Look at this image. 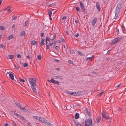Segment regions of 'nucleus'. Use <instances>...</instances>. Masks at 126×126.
<instances>
[{
  "label": "nucleus",
  "instance_id": "412c9836",
  "mask_svg": "<svg viewBox=\"0 0 126 126\" xmlns=\"http://www.w3.org/2000/svg\"><path fill=\"white\" fill-rule=\"evenodd\" d=\"M53 77L56 79H63L61 78V77H60L58 76H54Z\"/></svg>",
  "mask_w": 126,
  "mask_h": 126
},
{
  "label": "nucleus",
  "instance_id": "f257e3e1",
  "mask_svg": "<svg viewBox=\"0 0 126 126\" xmlns=\"http://www.w3.org/2000/svg\"><path fill=\"white\" fill-rule=\"evenodd\" d=\"M29 81L31 85V88L33 91L35 92H37L36 91L35 82L36 81V79L35 78H30L29 79Z\"/></svg>",
  "mask_w": 126,
  "mask_h": 126
},
{
  "label": "nucleus",
  "instance_id": "774afa93",
  "mask_svg": "<svg viewBox=\"0 0 126 126\" xmlns=\"http://www.w3.org/2000/svg\"><path fill=\"white\" fill-rule=\"evenodd\" d=\"M116 31L117 32H119V30L118 29H117Z\"/></svg>",
  "mask_w": 126,
  "mask_h": 126
},
{
  "label": "nucleus",
  "instance_id": "052dcab7",
  "mask_svg": "<svg viewBox=\"0 0 126 126\" xmlns=\"http://www.w3.org/2000/svg\"><path fill=\"white\" fill-rule=\"evenodd\" d=\"M59 47L58 46H56L55 47V49L56 50L58 49L59 48Z\"/></svg>",
  "mask_w": 126,
  "mask_h": 126
},
{
  "label": "nucleus",
  "instance_id": "6e6d98bb",
  "mask_svg": "<svg viewBox=\"0 0 126 126\" xmlns=\"http://www.w3.org/2000/svg\"><path fill=\"white\" fill-rule=\"evenodd\" d=\"M61 41L63 42H65L63 38H61Z\"/></svg>",
  "mask_w": 126,
  "mask_h": 126
},
{
  "label": "nucleus",
  "instance_id": "69168bd1",
  "mask_svg": "<svg viewBox=\"0 0 126 126\" xmlns=\"http://www.w3.org/2000/svg\"><path fill=\"white\" fill-rule=\"evenodd\" d=\"M56 69L58 71H59L60 70V68H56Z\"/></svg>",
  "mask_w": 126,
  "mask_h": 126
},
{
  "label": "nucleus",
  "instance_id": "49530a36",
  "mask_svg": "<svg viewBox=\"0 0 126 126\" xmlns=\"http://www.w3.org/2000/svg\"><path fill=\"white\" fill-rule=\"evenodd\" d=\"M70 52L71 53L74 54L75 53V52L73 50H71L70 51Z\"/></svg>",
  "mask_w": 126,
  "mask_h": 126
},
{
  "label": "nucleus",
  "instance_id": "9d476101",
  "mask_svg": "<svg viewBox=\"0 0 126 126\" xmlns=\"http://www.w3.org/2000/svg\"><path fill=\"white\" fill-rule=\"evenodd\" d=\"M51 82L53 83L54 84H59V82L53 79L52 78H51Z\"/></svg>",
  "mask_w": 126,
  "mask_h": 126
},
{
  "label": "nucleus",
  "instance_id": "bb28decb",
  "mask_svg": "<svg viewBox=\"0 0 126 126\" xmlns=\"http://www.w3.org/2000/svg\"><path fill=\"white\" fill-rule=\"evenodd\" d=\"M85 111H86V112L87 113V114H88V115L89 116L90 115L91 113L90 112H89V111L88 110V109H87V108L86 109Z\"/></svg>",
  "mask_w": 126,
  "mask_h": 126
},
{
  "label": "nucleus",
  "instance_id": "c9c22d12",
  "mask_svg": "<svg viewBox=\"0 0 126 126\" xmlns=\"http://www.w3.org/2000/svg\"><path fill=\"white\" fill-rule=\"evenodd\" d=\"M19 80L20 82H25V80L21 78L20 77H19Z\"/></svg>",
  "mask_w": 126,
  "mask_h": 126
},
{
  "label": "nucleus",
  "instance_id": "c756f323",
  "mask_svg": "<svg viewBox=\"0 0 126 126\" xmlns=\"http://www.w3.org/2000/svg\"><path fill=\"white\" fill-rule=\"evenodd\" d=\"M46 124L48 126H53L52 124L47 121L46 123Z\"/></svg>",
  "mask_w": 126,
  "mask_h": 126
},
{
  "label": "nucleus",
  "instance_id": "72a5a7b5",
  "mask_svg": "<svg viewBox=\"0 0 126 126\" xmlns=\"http://www.w3.org/2000/svg\"><path fill=\"white\" fill-rule=\"evenodd\" d=\"M56 42H57L56 41H54L53 43H54V44L53 46V47H51V49H52V48H54V47H55V45L56 44Z\"/></svg>",
  "mask_w": 126,
  "mask_h": 126
},
{
  "label": "nucleus",
  "instance_id": "7ed1b4c3",
  "mask_svg": "<svg viewBox=\"0 0 126 126\" xmlns=\"http://www.w3.org/2000/svg\"><path fill=\"white\" fill-rule=\"evenodd\" d=\"M16 106L19 109L24 112L28 111V110L27 109H25L24 107H23L20 103H16Z\"/></svg>",
  "mask_w": 126,
  "mask_h": 126
},
{
  "label": "nucleus",
  "instance_id": "79ce46f5",
  "mask_svg": "<svg viewBox=\"0 0 126 126\" xmlns=\"http://www.w3.org/2000/svg\"><path fill=\"white\" fill-rule=\"evenodd\" d=\"M17 57L19 58H21V56L19 54H17Z\"/></svg>",
  "mask_w": 126,
  "mask_h": 126
},
{
  "label": "nucleus",
  "instance_id": "0e129e2a",
  "mask_svg": "<svg viewBox=\"0 0 126 126\" xmlns=\"http://www.w3.org/2000/svg\"><path fill=\"white\" fill-rule=\"evenodd\" d=\"M12 113L13 114H14V115H15L16 114V113H15V112L14 111H12Z\"/></svg>",
  "mask_w": 126,
  "mask_h": 126
},
{
  "label": "nucleus",
  "instance_id": "7c9ffc66",
  "mask_svg": "<svg viewBox=\"0 0 126 126\" xmlns=\"http://www.w3.org/2000/svg\"><path fill=\"white\" fill-rule=\"evenodd\" d=\"M25 32L24 31L22 32L20 34V35L21 36H25Z\"/></svg>",
  "mask_w": 126,
  "mask_h": 126
},
{
  "label": "nucleus",
  "instance_id": "8fccbe9b",
  "mask_svg": "<svg viewBox=\"0 0 126 126\" xmlns=\"http://www.w3.org/2000/svg\"><path fill=\"white\" fill-rule=\"evenodd\" d=\"M76 10L78 12V11H79V7H76Z\"/></svg>",
  "mask_w": 126,
  "mask_h": 126
},
{
  "label": "nucleus",
  "instance_id": "a18cd8bd",
  "mask_svg": "<svg viewBox=\"0 0 126 126\" xmlns=\"http://www.w3.org/2000/svg\"><path fill=\"white\" fill-rule=\"evenodd\" d=\"M50 40V38L49 37H48V36H47L46 38V41H49Z\"/></svg>",
  "mask_w": 126,
  "mask_h": 126
},
{
  "label": "nucleus",
  "instance_id": "4d7b16f0",
  "mask_svg": "<svg viewBox=\"0 0 126 126\" xmlns=\"http://www.w3.org/2000/svg\"><path fill=\"white\" fill-rule=\"evenodd\" d=\"M0 45L1 47L2 48H3V47H4L5 46L3 44H1Z\"/></svg>",
  "mask_w": 126,
  "mask_h": 126
},
{
  "label": "nucleus",
  "instance_id": "ddd939ff",
  "mask_svg": "<svg viewBox=\"0 0 126 126\" xmlns=\"http://www.w3.org/2000/svg\"><path fill=\"white\" fill-rule=\"evenodd\" d=\"M102 115L103 117L105 119H107V115L106 113L103 111L102 112Z\"/></svg>",
  "mask_w": 126,
  "mask_h": 126
},
{
  "label": "nucleus",
  "instance_id": "9b49d317",
  "mask_svg": "<svg viewBox=\"0 0 126 126\" xmlns=\"http://www.w3.org/2000/svg\"><path fill=\"white\" fill-rule=\"evenodd\" d=\"M97 18L96 17H95L94 18L92 22V24L93 26L95 24L96 22L97 21Z\"/></svg>",
  "mask_w": 126,
  "mask_h": 126
},
{
  "label": "nucleus",
  "instance_id": "2eb2a0df",
  "mask_svg": "<svg viewBox=\"0 0 126 126\" xmlns=\"http://www.w3.org/2000/svg\"><path fill=\"white\" fill-rule=\"evenodd\" d=\"M115 16L113 18L114 19H115L117 18L119 16V13H117L115 12Z\"/></svg>",
  "mask_w": 126,
  "mask_h": 126
},
{
  "label": "nucleus",
  "instance_id": "5fc2aeb1",
  "mask_svg": "<svg viewBox=\"0 0 126 126\" xmlns=\"http://www.w3.org/2000/svg\"><path fill=\"white\" fill-rule=\"evenodd\" d=\"M66 19V16H63L62 18V19L63 20L65 19Z\"/></svg>",
  "mask_w": 126,
  "mask_h": 126
},
{
  "label": "nucleus",
  "instance_id": "338daca9",
  "mask_svg": "<svg viewBox=\"0 0 126 126\" xmlns=\"http://www.w3.org/2000/svg\"><path fill=\"white\" fill-rule=\"evenodd\" d=\"M121 84H117V85L116 86V87H119L120 86V85Z\"/></svg>",
  "mask_w": 126,
  "mask_h": 126
},
{
  "label": "nucleus",
  "instance_id": "4be33fe9",
  "mask_svg": "<svg viewBox=\"0 0 126 126\" xmlns=\"http://www.w3.org/2000/svg\"><path fill=\"white\" fill-rule=\"evenodd\" d=\"M76 126H81L79 122H76L75 120H73Z\"/></svg>",
  "mask_w": 126,
  "mask_h": 126
},
{
  "label": "nucleus",
  "instance_id": "dca6fc26",
  "mask_svg": "<svg viewBox=\"0 0 126 126\" xmlns=\"http://www.w3.org/2000/svg\"><path fill=\"white\" fill-rule=\"evenodd\" d=\"M53 43H51L50 44H49L47 45L46 46V49H49L50 48V45L51 46L53 45Z\"/></svg>",
  "mask_w": 126,
  "mask_h": 126
},
{
  "label": "nucleus",
  "instance_id": "864d4df0",
  "mask_svg": "<svg viewBox=\"0 0 126 126\" xmlns=\"http://www.w3.org/2000/svg\"><path fill=\"white\" fill-rule=\"evenodd\" d=\"M51 4L52 6H56V5L55 4V3H53Z\"/></svg>",
  "mask_w": 126,
  "mask_h": 126
},
{
  "label": "nucleus",
  "instance_id": "4c0bfd02",
  "mask_svg": "<svg viewBox=\"0 0 126 126\" xmlns=\"http://www.w3.org/2000/svg\"><path fill=\"white\" fill-rule=\"evenodd\" d=\"M20 20H21L20 19H19L18 18L17 19V21H18L17 22V23L18 24H20V22L21 21Z\"/></svg>",
  "mask_w": 126,
  "mask_h": 126
},
{
  "label": "nucleus",
  "instance_id": "c03bdc74",
  "mask_svg": "<svg viewBox=\"0 0 126 126\" xmlns=\"http://www.w3.org/2000/svg\"><path fill=\"white\" fill-rule=\"evenodd\" d=\"M13 55H9L8 56L9 58L10 59H12L13 58Z\"/></svg>",
  "mask_w": 126,
  "mask_h": 126
},
{
  "label": "nucleus",
  "instance_id": "6e6552de",
  "mask_svg": "<svg viewBox=\"0 0 126 126\" xmlns=\"http://www.w3.org/2000/svg\"><path fill=\"white\" fill-rule=\"evenodd\" d=\"M96 8L97 9L98 12H100L101 10V8L100 7V5L99 3L98 2L96 3Z\"/></svg>",
  "mask_w": 126,
  "mask_h": 126
},
{
  "label": "nucleus",
  "instance_id": "f704fd0d",
  "mask_svg": "<svg viewBox=\"0 0 126 126\" xmlns=\"http://www.w3.org/2000/svg\"><path fill=\"white\" fill-rule=\"evenodd\" d=\"M28 66V64L27 63H23V66L24 67H27Z\"/></svg>",
  "mask_w": 126,
  "mask_h": 126
},
{
  "label": "nucleus",
  "instance_id": "393cba45",
  "mask_svg": "<svg viewBox=\"0 0 126 126\" xmlns=\"http://www.w3.org/2000/svg\"><path fill=\"white\" fill-rule=\"evenodd\" d=\"M76 92H69V93H68V94L70 95H76Z\"/></svg>",
  "mask_w": 126,
  "mask_h": 126
},
{
  "label": "nucleus",
  "instance_id": "5701e85b",
  "mask_svg": "<svg viewBox=\"0 0 126 126\" xmlns=\"http://www.w3.org/2000/svg\"><path fill=\"white\" fill-rule=\"evenodd\" d=\"M31 43L32 44L36 45L37 44V42L35 41V40H33L31 42Z\"/></svg>",
  "mask_w": 126,
  "mask_h": 126
},
{
  "label": "nucleus",
  "instance_id": "e433bc0d",
  "mask_svg": "<svg viewBox=\"0 0 126 126\" xmlns=\"http://www.w3.org/2000/svg\"><path fill=\"white\" fill-rule=\"evenodd\" d=\"M37 59L38 60H41V55H38L37 56Z\"/></svg>",
  "mask_w": 126,
  "mask_h": 126
},
{
  "label": "nucleus",
  "instance_id": "a211bd4d",
  "mask_svg": "<svg viewBox=\"0 0 126 126\" xmlns=\"http://www.w3.org/2000/svg\"><path fill=\"white\" fill-rule=\"evenodd\" d=\"M9 78L12 80H14V77L12 74H9Z\"/></svg>",
  "mask_w": 126,
  "mask_h": 126
},
{
  "label": "nucleus",
  "instance_id": "4468645a",
  "mask_svg": "<svg viewBox=\"0 0 126 126\" xmlns=\"http://www.w3.org/2000/svg\"><path fill=\"white\" fill-rule=\"evenodd\" d=\"M79 3H80V6L81 9L84 8V7L83 6V3L81 1H79Z\"/></svg>",
  "mask_w": 126,
  "mask_h": 126
},
{
  "label": "nucleus",
  "instance_id": "f3484780",
  "mask_svg": "<svg viewBox=\"0 0 126 126\" xmlns=\"http://www.w3.org/2000/svg\"><path fill=\"white\" fill-rule=\"evenodd\" d=\"M121 9L116 8L115 12L120 14Z\"/></svg>",
  "mask_w": 126,
  "mask_h": 126
},
{
  "label": "nucleus",
  "instance_id": "20e7f679",
  "mask_svg": "<svg viewBox=\"0 0 126 126\" xmlns=\"http://www.w3.org/2000/svg\"><path fill=\"white\" fill-rule=\"evenodd\" d=\"M85 126H92V119L89 118L86 121H85Z\"/></svg>",
  "mask_w": 126,
  "mask_h": 126
},
{
  "label": "nucleus",
  "instance_id": "37998d69",
  "mask_svg": "<svg viewBox=\"0 0 126 126\" xmlns=\"http://www.w3.org/2000/svg\"><path fill=\"white\" fill-rule=\"evenodd\" d=\"M68 62L70 64H73V62L71 60H69L68 61Z\"/></svg>",
  "mask_w": 126,
  "mask_h": 126
},
{
  "label": "nucleus",
  "instance_id": "bf43d9fd",
  "mask_svg": "<svg viewBox=\"0 0 126 126\" xmlns=\"http://www.w3.org/2000/svg\"><path fill=\"white\" fill-rule=\"evenodd\" d=\"M54 60L57 62H59V60L56 59H54Z\"/></svg>",
  "mask_w": 126,
  "mask_h": 126
},
{
  "label": "nucleus",
  "instance_id": "603ef678",
  "mask_svg": "<svg viewBox=\"0 0 126 126\" xmlns=\"http://www.w3.org/2000/svg\"><path fill=\"white\" fill-rule=\"evenodd\" d=\"M44 32L42 33L41 34V37H43L44 35Z\"/></svg>",
  "mask_w": 126,
  "mask_h": 126
},
{
  "label": "nucleus",
  "instance_id": "a878e982",
  "mask_svg": "<svg viewBox=\"0 0 126 126\" xmlns=\"http://www.w3.org/2000/svg\"><path fill=\"white\" fill-rule=\"evenodd\" d=\"M56 38V35L54 34L53 35V37L52 38V39L51 40L50 42H52L53 43V42L54 40H55L54 39Z\"/></svg>",
  "mask_w": 126,
  "mask_h": 126
},
{
  "label": "nucleus",
  "instance_id": "ea45409f",
  "mask_svg": "<svg viewBox=\"0 0 126 126\" xmlns=\"http://www.w3.org/2000/svg\"><path fill=\"white\" fill-rule=\"evenodd\" d=\"M103 91H104L103 90L98 95H97V96H100L101 95H102V94L103 93V92H104Z\"/></svg>",
  "mask_w": 126,
  "mask_h": 126
},
{
  "label": "nucleus",
  "instance_id": "13d9d810",
  "mask_svg": "<svg viewBox=\"0 0 126 126\" xmlns=\"http://www.w3.org/2000/svg\"><path fill=\"white\" fill-rule=\"evenodd\" d=\"M13 123H12V125L14 126H15V122H14L13 121H12Z\"/></svg>",
  "mask_w": 126,
  "mask_h": 126
},
{
  "label": "nucleus",
  "instance_id": "58836bf2",
  "mask_svg": "<svg viewBox=\"0 0 126 126\" xmlns=\"http://www.w3.org/2000/svg\"><path fill=\"white\" fill-rule=\"evenodd\" d=\"M78 53L79 54V55L81 56H83V54L80 52V51H79L78 52Z\"/></svg>",
  "mask_w": 126,
  "mask_h": 126
},
{
  "label": "nucleus",
  "instance_id": "de8ad7c7",
  "mask_svg": "<svg viewBox=\"0 0 126 126\" xmlns=\"http://www.w3.org/2000/svg\"><path fill=\"white\" fill-rule=\"evenodd\" d=\"M83 11V12L85 14H86L87 13V12L85 11V8L82 9Z\"/></svg>",
  "mask_w": 126,
  "mask_h": 126
},
{
  "label": "nucleus",
  "instance_id": "0eeeda50",
  "mask_svg": "<svg viewBox=\"0 0 126 126\" xmlns=\"http://www.w3.org/2000/svg\"><path fill=\"white\" fill-rule=\"evenodd\" d=\"M42 123H45L46 124V123L47 121V120H46L44 118H42L41 117H40L39 119V120Z\"/></svg>",
  "mask_w": 126,
  "mask_h": 126
},
{
  "label": "nucleus",
  "instance_id": "c85d7f7f",
  "mask_svg": "<svg viewBox=\"0 0 126 126\" xmlns=\"http://www.w3.org/2000/svg\"><path fill=\"white\" fill-rule=\"evenodd\" d=\"M89 60L91 61H92V57H87V59H86V61H87V60Z\"/></svg>",
  "mask_w": 126,
  "mask_h": 126
},
{
  "label": "nucleus",
  "instance_id": "6ab92c4d",
  "mask_svg": "<svg viewBox=\"0 0 126 126\" xmlns=\"http://www.w3.org/2000/svg\"><path fill=\"white\" fill-rule=\"evenodd\" d=\"M45 39L43 38L40 42V45H41L43 46L44 45V42H45Z\"/></svg>",
  "mask_w": 126,
  "mask_h": 126
},
{
  "label": "nucleus",
  "instance_id": "2f4dec72",
  "mask_svg": "<svg viewBox=\"0 0 126 126\" xmlns=\"http://www.w3.org/2000/svg\"><path fill=\"white\" fill-rule=\"evenodd\" d=\"M5 28L3 26H0V30H4Z\"/></svg>",
  "mask_w": 126,
  "mask_h": 126
},
{
  "label": "nucleus",
  "instance_id": "1a4fd4ad",
  "mask_svg": "<svg viewBox=\"0 0 126 126\" xmlns=\"http://www.w3.org/2000/svg\"><path fill=\"white\" fill-rule=\"evenodd\" d=\"M4 10H6L8 11L9 13H11V10L10 7L9 6H8L6 8L4 9Z\"/></svg>",
  "mask_w": 126,
  "mask_h": 126
},
{
  "label": "nucleus",
  "instance_id": "39448f33",
  "mask_svg": "<svg viewBox=\"0 0 126 126\" xmlns=\"http://www.w3.org/2000/svg\"><path fill=\"white\" fill-rule=\"evenodd\" d=\"M124 3V1H121L117 4L116 8L121 9L122 6Z\"/></svg>",
  "mask_w": 126,
  "mask_h": 126
},
{
  "label": "nucleus",
  "instance_id": "e2e57ef3",
  "mask_svg": "<svg viewBox=\"0 0 126 126\" xmlns=\"http://www.w3.org/2000/svg\"><path fill=\"white\" fill-rule=\"evenodd\" d=\"M8 124L7 123H5L4 125V126H8Z\"/></svg>",
  "mask_w": 126,
  "mask_h": 126
},
{
  "label": "nucleus",
  "instance_id": "3c124183",
  "mask_svg": "<svg viewBox=\"0 0 126 126\" xmlns=\"http://www.w3.org/2000/svg\"><path fill=\"white\" fill-rule=\"evenodd\" d=\"M79 36V34L78 33H77L74 36L75 37H77Z\"/></svg>",
  "mask_w": 126,
  "mask_h": 126
},
{
  "label": "nucleus",
  "instance_id": "aec40b11",
  "mask_svg": "<svg viewBox=\"0 0 126 126\" xmlns=\"http://www.w3.org/2000/svg\"><path fill=\"white\" fill-rule=\"evenodd\" d=\"M79 117V113H76L75 115V118L76 119H77Z\"/></svg>",
  "mask_w": 126,
  "mask_h": 126
},
{
  "label": "nucleus",
  "instance_id": "b1692460",
  "mask_svg": "<svg viewBox=\"0 0 126 126\" xmlns=\"http://www.w3.org/2000/svg\"><path fill=\"white\" fill-rule=\"evenodd\" d=\"M13 38H14V35H11L8 37L7 39L8 40H10L11 39H12Z\"/></svg>",
  "mask_w": 126,
  "mask_h": 126
},
{
  "label": "nucleus",
  "instance_id": "09e8293b",
  "mask_svg": "<svg viewBox=\"0 0 126 126\" xmlns=\"http://www.w3.org/2000/svg\"><path fill=\"white\" fill-rule=\"evenodd\" d=\"M28 21H29L28 20H27L25 22V25H24V26H27V25L28 24Z\"/></svg>",
  "mask_w": 126,
  "mask_h": 126
},
{
  "label": "nucleus",
  "instance_id": "680f3d73",
  "mask_svg": "<svg viewBox=\"0 0 126 126\" xmlns=\"http://www.w3.org/2000/svg\"><path fill=\"white\" fill-rule=\"evenodd\" d=\"M47 6H48V7H52V6L51 4H49L48 5H47Z\"/></svg>",
  "mask_w": 126,
  "mask_h": 126
},
{
  "label": "nucleus",
  "instance_id": "f8f14e48",
  "mask_svg": "<svg viewBox=\"0 0 126 126\" xmlns=\"http://www.w3.org/2000/svg\"><path fill=\"white\" fill-rule=\"evenodd\" d=\"M101 119V116H98L96 118V121H95V123H99Z\"/></svg>",
  "mask_w": 126,
  "mask_h": 126
},
{
  "label": "nucleus",
  "instance_id": "473e14b6",
  "mask_svg": "<svg viewBox=\"0 0 126 126\" xmlns=\"http://www.w3.org/2000/svg\"><path fill=\"white\" fill-rule=\"evenodd\" d=\"M33 118L34 119H36L37 120H39V119L40 117H39L37 116H33Z\"/></svg>",
  "mask_w": 126,
  "mask_h": 126
},
{
  "label": "nucleus",
  "instance_id": "423d86ee",
  "mask_svg": "<svg viewBox=\"0 0 126 126\" xmlns=\"http://www.w3.org/2000/svg\"><path fill=\"white\" fill-rule=\"evenodd\" d=\"M16 117L18 118H20V119L22 120L23 121H25V118L21 116L20 115L17 113H16Z\"/></svg>",
  "mask_w": 126,
  "mask_h": 126
},
{
  "label": "nucleus",
  "instance_id": "f03ea898",
  "mask_svg": "<svg viewBox=\"0 0 126 126\" xmlns=\"http://www.w3.org/2000/svg\"><path fill=\"white\" fill-rule=\"evenodd\" d=\"M123 39L122 37H119L114 39L111 43V45H114Z\"/></svg>",
  "mask_w": 126,
  "mask_h": 126
},
{
  "label": "nucleus",
  "instance_id": "cd10ccee",
  "mask_svg": "<svg viewBox=\"0 0 126 126\" xmlns=\"http://www.w3.org/2000/svg\"><path fill=\"white\" fill-rule=\"evenodd\" d=\"M48 15L49 16V17L50 18L51 16L52 15V11H51L50 10H48Z\"/></svg>",
  "mask_w": 126,
  "mask_h": 126
},
{
  "label": "nucleus",
  "instance_id": "a19ab883",
  "mask_svg": "<svg viewBox=\"0 0 126 126\" xmlns=\"http://www.w3.org/2000/svg\"><path fill=\"white\" fill-rule=\"evenodd\" d=\"M125 27H124V26L123 25V24H122V29L123 31H124L125 30Z\"/></svg>",
  "mask_w": 126,
  "mask_h": 126
}]
</instances>
